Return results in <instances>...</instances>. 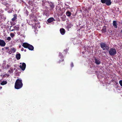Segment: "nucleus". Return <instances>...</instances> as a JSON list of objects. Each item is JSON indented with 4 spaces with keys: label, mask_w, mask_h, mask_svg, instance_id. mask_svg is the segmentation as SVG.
Segmentation results:
<instances>
[{
    "label": "nucleus",
    "mask_w": 122,
    "mask_h": 122,
    "mask_svg": "<svg viewBox=\"0 0 122 122\" xmlns=\"http://www.w3.org/2000/svg\"><path fill=\"white\" fill-rule=\"evenodd\" d=\"M100 45L101 47L103 50L108 51L109 49V45L106 42H101L100 43Z\"/></svg>",
    "instance_id": "f03ea898"
},
{
    "label": "nucleus",
    "mask_w": 122,
    "mask_h": 122,
    "mask_svg": "<svg viewBox=\"0 0 122 122\" xmlns=\"http://www.w3.org/2000/svg\"><path fill=\"white\" fill-rule=\"evenodd\" d=\"M71 13L69 11H68L66 13V14L67 16L69 17L71 16Z\"/></svg>",
    "instance_id": "6ab92c4d"
},
{
    "label": "nucleus",
    "mask_w": 122,
    "mask_h": 122,
    "mask_svg": "<svg viewBox=\"0 0 122 122\" xmlns=\"http://www.w3.org/2000/svg\"><path fill=\"white\" fill-rule=\"evenodd\" d=\"M108 52L111 56H114L117 53L116 50L114 48H112L110 49Z\"/></svg>",
    "instance_id": "7ed1b4c3"
},
{
    "label": "nucleus",
    "mask_w": 122,
    "mask_h": 122,
    "mask_svg": "<svg viewBox=\"0 0 122 122\" xmlns=\"http://www.w3.org/2000/svg\"><path fill=\"white\" fill-rule=\"evenodd\" d=\"M42 5L43 6H44L45 5L44 4H42Z\"/></svg>",
    "instance_id": "c9c22d12"
},
{
    "label": "nucleus",
    "mask_w": 122,
    "mask_h": 122,
    "mask_svg": "<svg viewBox=\"0 0 122 122\" xmlns=\"http://www.w3.org/2000/svg\"><path fill=\"white\" fill-rule=\"evenodd\" d=\"M121 24H122V23H121Z\"/></svg>",
    "instance_id": "37998d69"
},
{
    "label": "nucleus",
    "mask_w": 122,
    "mask_h": 122,
    "mask_svg": "<svg viewBox=\"0 0 122 122\" xmlns=\"http://www.w3.org/2000/svg\"><path fill=\"white\" fill-rule=\"evenodd\" d=\"M60 33L62 35H64L66 32L65 29L63 28H61L60 29Z\"/></svg>",
    "instance_id": "f8f14e48"
},
{
    "label": "nucleus",
    "mask_w": 122,
    "mask_h": 122,
    "mask_svg": "<svg viewBox=\"0 0 122 122\" xmlns=\"http://www.w3.org/2000/svg\"><path fill=\"white\" fill-rule=\"evenodd\" d=\"M20 64H21V63H20Z\"/></svg>",
    "instance_id": "79ce46f5"
},
{
    "label": "nucleus",
    "mask_w": 122,
    "mask_h": 122,
    "mask_svg": "<svg viewBox=\"0 0 122 122\" xmlns=\"http://www.w3.org/2000/svg\"><path fill=\"white\" fill-rule=\"evenodd\" d=\"M10 67V66L8 65H7V68H8Z\"/></svg>",
    "instance_id": "2f4dec72"
},
{
    "label": "nucleus",
    "mask_w": 122,
    "mask_h": 122,
    "mask_svg": "<svg viewBox=\"0 0 122 122\" xmlns=\"http://www.w3.org/2000/svg\"><path fill=\"white\" fill-rule=\"evenodd\" d=\"M90 49V47H88L87 48V52H90L91 51L89 49Z\"/></svg>",
    "instance_id": "393cba45"
},
{
    "label": "nucleus",
    "mask_w": 122,
    "mask_h": 122,
    "mask_svg": "<svg viewBox=\"0 0 122 122\" xmlns=\"http://www.w3.org/2000/svg\"><path fill=\"white\" fill-rule=\"evenodd\" d=\"M28 15V13H27V15Z\"/></svg>",
    "instance_id": "ea45409f"
},
{
    "label": "nucleus",
    "mask_w": 122,
    "mask_h": 122,
    "mask_svg": "<svg viewBox=\"0 0 122 122\" xmlns=\"http://www.w3.org/2000/svg\"><path fill=\"white\" fill-rule=\"evenodd\" d=\"M107 27L106 26H104L103 28L102 29V32H103V33H105L106 32V29Z\"/></svg>",
    "instance_id": "2eb2a0df"
},
{
    "label": "nucleus",
    "mask_w": 122,
    "mask_h": 122,
    "mask_svg": "<svg viewBox=\"0 0 122 122\" xmlns=\"http://www.w3.org/2000/svg\"><path fill=\"white\" fill-rule=\"evenodd\" d=\"M23 84L21 79H17L16 81L15 85V88L17 89L21 88L23 86Z\"/></svg>",
    "instance_id": "f257e3e1"
},
{
    "label": "nucleus",
    "mask_w": 122,
    "mask_h": 122,
    "mask_svg": "<svg viewBox=\"0 0 122 122\" xmlns=\"http://www.w3.org/2000/svg\"><path fill=\"white\" fill-rule=\"evenodd\" d=\"M111 0H101V1L102 3H106L107 5H109L112 4Z\"/></svg>",
    "instance_id": "39448f33"
},
{
    "label": "nucleus",
    "mask_w": 122,
    "mask_h": 122,
    "mask_svg": "<svg viewBox=\"0 0 122 122\" xmlns=\"http://www.w3.org/2000/svg\"><path fill=\"white\" fill-rule=\"evenodd\" d=\"M26 66L25 64L24 63H23L22 65H20V67L22 71H24L25 69Z\"/></svg>",
    "instance_id": "0eeeda50"
},
{
    "label": "nucleus",
    "mask_w": 122,
    "mask_h": 122,
    "mask_svg": "<svg viewBox=\"0 0 122 122\" xmlns=\"http://www.w3.org/2000/svg\"><path fill=\"white\" fill-rule=\"evenodd\" d=\"M27 48H28L29 50L32 51L34 49V47L32 45L29 44V45Z\"/></svg>",
    "instance_id": "4468645a"
},
{
    "label": "nucleus",
    "mask_w": 122,
    "mask_h": 122,
    "mask_svg": "<svg viewBox=\"0 0 122 122\" xmlns=\"http://www.w3.org/2000/svg\"><path fill=\"white\" fill-rule=\"evenodd\" d=\"M59 56L61 57V58H63V56L61 53H59Z\"/></svg>",
    "instance_id": "412c9836"
},
{
    "label": "nucleus",
    "mask_w": 122,
    "mask_h": 122,
    "mask_svg": "<svg viewBox=\"0 0 122 122\" xmlns=\"http://www.w3.org/2000/svg\"><path fill=\"white\" fill-rule=\"evenodd\" d=\"M29 44L26 42L23 43L22 46L25 48H27Z\"/></svg>",
    "instance_id": "9b49d317"
},
{
    "label": "nucleus",
    "mask_w": 122,
    "mask_h": 122,
    "mask_svg": "<svg viewBox=\"0 0 122 122\" xmlns=\"http://www.w3.org/2000/svg\"><path fill=\"white\" fill-rule=\"evenodd\" d=\"M19 48H20L21 47V45H20L19 46Z\"/></svg>",
    "instance_id": "e433bc0d"
},
{
    "label": "nucleus",
    "mask_w": 122,
    "mask_h": 122,
    "mask_svg": "<svg viewBox=\"0 0 122 122\" xmlns=\"http://www.w3.org/2000/svg\"><path fill=\"white\" fill-rule=\"evenodd\" d=\"M54 19L53 17H51L49 18L47 20V21L49 23H50L52 22Z\"/></svg>",
    "instance_id": "f3484780"
},
{
    "label": "nucleus",
    "mask_w": 122,
    "mask_h": 122,
    "mask_svg": "<svg viewBox=\"0 0 122 122\" xmlns=\"http://www.w3.org/2000/svg\"><path fill=\"white\" fill-rule=\"evenodd\" d=\"M5 48L6 49H8L9 48V47H6Z\"/></svg>",
    "instance_id": "f704fd0d"
},
{
    "label": "nucleus",
    "mask_w": 122,
    "mask_h": 122,
    "mask_svg": "<svg viewBox=\"0 0 122 122\" xmlns=\"http://www.w3.org/2000/svg\"><path fill=\"white\" fill-rule=\"evenodd\" d=\"M12 27V26H10V30L11 31H13L15 30L18 31L20 29V27L19 25H17L13 27V29H11V28Z\"/></svg>",
    "instance_id": "20e7f679"
},
{
    "label": "nucleus",
    "mask_w": 122,
    "mask_h": 122,
    "mask_svg": "<svg viewBox=\"0 0 122 122\" xmlns=\"http://www.w3.org/2000/svg\"><path fill=\"white\" fill-rule=\"evenodd\" d=\"M2 88V87H1V88Z\"/></svg>",
    "instance_id": "49530a36"
},
{
    "label": "nucleus",
    "mask_w": 122,
    "mask_h": 122,
    "mask_svg": "<svg viewBox=\"0 0 122 122\" xmlns=\"http://www.w3.org/2000/svg\"><path fill=\"white\" fill-rule=\"evenodd\" d=\"M24 50V49L23 48H22L21 49V51H23Z\"/></svg>",
    "instance_id": "473e14b6"
},
{
    "label": "nucleus",
    "mask_w": 122,
    "mask_h": 122,
    "mask_svg": "<svg viewBox=\"0 0 122 122\" xmlns=\"http://www.w3.org/2000/svg\"><path fill=\"white\" fill-rule=\"evenodd\" d=\"M71 67H72L74 66V65L73 63H71Z\"/></svg>",
    "instance_id": "c756f323"
},
{
    "label": "nucleus",
    "mask_w": 122,
    "mask_h": 122,
    "mask_svg": "<svg viewBox=\"0 0 122 122\" xmlns=\"http://www.w3.org/2000/svg\"><path fill=\"white\" fill-rule=\"evenodd\" d=\"M15 34L13 33H11L10 34V36L12 38L14 36Z\"/></svg>",
    "instance_id": "b1692460"
},
{
    "label": "nucleus",
    "mask_w": 122,
    "mask_h": 122,
    "mask_svg": "<svg viewBox=\"0 0 122 122\" xmlns=\"http://www.w3.org/2000/svg\"><path fill=\"white\" fill-rule=\"evenodd\" d=\"M64 61V59H62V61H61V60H60L58 62V63H61V62L62 61Z\"/></svg>",
    "instance_id": "c85d7f7f"
},
{
    "label": "nucleus",
    "mask_w": 122,
    "mask_h": 122,
    "mask_svg": "<svg viewBox=\"0 0 122 122\" xmlns=\"http://www.w3.org/2000/svg\"><path fill=\"white\" fill-rule=\"evenodd\" d=\"M49 5L50 7V9L52 10L53 8H54L55 7V5L53 2H48Z\"/></svg>",
    "instance_id": "423d86ee"
},
{
    "label": "nucleus",
    "mask_w": 122,
    "mask_h": 122,
    "mask_svg": "<svg viewBox=\"0 0 122 122\" xmlns=\"http://www.w3.org/2000/svg\"><path fill=\"white\" fill-rule=\"evenodd\" d=\"M8 5V3H6V5Z\"/></svg>",
    "instance_id": "58836bf2"
},
{
    "label": "nucleus",
    "mask_w": 122,
    "mask_h": 122,
    "mask_svg": "<svg viewBox=\"0 0 122 122\" xmlns=\"http://www.w3.org/2000/svg\"><path fill=\"white\" fill-rule=\"evenodd\" d=\"M71 26L72 25L71 24H69L67 26V27L68 28H70L71 27Z\"/></svg>",
    "instance_id": "cd10ccee"
},
{
    "label": "nucleus",
    "mask_w": 122,
    "mask_h": 122,
    "mask_svg": "<svg viewBox=\"0 0 122 122\" xmlns=\"http://www.w3.org/2000/svg\"><path fill=\"white\" fill-rule=\"evenodd\" d=\"M7 39L8 41H10L11 40V38L10 37H7Z\"/></svg>",
    "instance_id": "bb28decb"
},
{
    "label": "nucleus",
    "mask_w": 122,
    "mask_h": 122,
    "mask_svg": "<svg viewBox=\"0 0 122 122\" xmlns=\"http://www.w3.org/2000/svg\"><path fill=\"white\" fill-rule=\"evenodd\" d=\"M4 48H3L2 49V50H4Z\"/></svg>",
    "instance_id": "a19ab883"
},
{
    "label": "nucleus",
    "mask_w": 122,
    "mask_h": 122,
    "mask_svg": "<svg viewBox=\"0 0 122 122\" xmlns=\"http://www.w3.org/2000/svg\"><path fill=\"white\" fill-rule=\"evenodd\" d=\"M95 63L97 65H99L101 63V62L100 61V59L95 58H94Z\"/></svg>",
    "instance_id": "1a4fd4ad"
},
{
    "label": "nucleus",
    "mask_w": 122,
    "mask_h": 122,
    "mask_svg": "<svg viewBox=\"0 0 122 122\" xmlns=\"http://www.w3.org/2000/svg\"><path fill=\"white\" fill-rule=\"evenodd\" d=\"M24 24H22L21 25V27H23Z\"/></svg>",
    "instance_id": "72a5a7b5"
},
{
    "label": "nucleus",
    "mask_w": 122,
    "mask_h": 122,
    "mask_svg": "<svg viewBox=\"0 0 122 122\" xmlns=\"http://www.w3.org/2000/svg\"><path fill=\"white\" fill-rule=\"evenodd\" d=\"M16 58L17 60H19L20 58V54L19 53L17 54L16 55Z\"/></svg>",
    "instance_id": "a211bd4d"
},
{
    "label": "nucleus",
    "mask_w": 122,
    "mask_h": 122,
    "mask_svg": "<svg viewBox=\"0 0 122 122\" xmlns=\"http://www.w3.org/2000/svg\"><path fill=\"white\" fill-rule=\"evenodd\" d=\"M113 25L114 28H117L118 24L116 20L113 21Z\"/></svg>",
    "instance_id": "9d476101"
},
{
    "label": "nucleus",
    "mask_w": 122,
    "mask_h": 122,
    "mask_svg": "<svg viewBox=\"0 0 122 122\" xmlns=\"http://www.w3.org/2000/svg\"><path fill=\"white\" fill-rule=\"evenodd\" d=\"M2 88V87H1V88Z\"/></svg>",
    "instance_id": "a18cd8bd"
},
{
    "label": "nucleus",
    "mask_w": 122,
    "mask_h": 122,
    "mask_svg": "<svg viewBox=\"0 0 122 122\" xmlns=\"http://www.w3.org/2000/svg\"><path fill=\"white\" fill-rule=\"evenodd\" d=\"M8 72L10 73L13 72V69L10 68V69L9 70Z\"/></svg>",
    "instance_id": "4be33fe9"
},
{
    "label": "nucleus",
    "mask_w": 122,
    "mask_h": 122,
    "mask_svg": "<svg viewBox=\"0 0 122 122\" xmlns=\"http://www.w3.org/2000/svg\"><path fill=\"white\" fill-rule=\"evenodd\" d=\"M6 45L5 42L2 40L0 39V46H4Z\"/></svg>",
    "instance_id": "6e6552de"
},
{
    "label": "nucleus",
    "mask_w": 122,
    "mask_h": 122,
    "mask_svg": "<svg viewBox=\"0 0 122 122\" xmlns=\"http://www.w3.org/2000/svg\"><path fill=\"white\" fill-rule=\"evenodd\" d=\"M24 51L25 52L26 51V49H25V50H24Z\"/></svg>",
    "instance_id": "4c0bfd02"
},
{
    "label": "nucleus",
    "mask_w": 122,
    "mask_h": 122,
    "mask_svg": "<svg viewBox=\"0 0 122 122\" xmlns=\"http://www.w3.org/2000/svg\"><path fill=\"white\" fill-rule=\"evenodd\" d=\"M119 82L120 86L122 87V80H120L119 81Z\"/></svg>",
    "instance_id": "a878e982"
},
{
    "label": "nucleus",
    "mask_w": 122,
    "mask_h": 122,
    "mask_svg": "<svg viewBox=\"0 0 122 122\" xmlns=\"http://www.w3.org/2000/svg\"><path fill=\"white\" fill-rule=\"evenodd\" d=\"M9 53L10 54H11L12 53V51L10 50V51L9 52Z\"/></svg>",
    "instance_id": "7c9ffc66"
},
{
    "label": "nucleus",
    "mask_w": 122,
    "mask_h": 122,
    "mask_svg": "<svg viewBox=\"0 0 122 122\" xmlns=\"http://www.w3.org/2000/svg\"><path fill=\"white\" fill-rule=\"evenodd\" d=\"M13 17L11 19V20L12 21H14L16 19H17V15L15 14L13 15Z\"/></svg>",
    "instance_id": "dca6fc26"
},
{
    "label": "nucleus",
    "mask_w": 122,
    "mask_h": 122,
    "mask_svg": "<svg viewBox=\"0 0 122 122\" xmlns=\"http://www.w3.org/2000/svg\"><path fill=\"white\" fill-rule=\"evenodd\" d=\"M43 15H45L47 17L49 16V14L48 11L46 10L44 12Z\"/></svg>",
    "instance_id": "ddd939ff"
},
{
    "label": "nucleus",
    "mask_w": 122,
    "mask_h": 122,
    "mask_svg": "<svg viewBox=\"0 0 122 122\" xmlns=\"http://www.w3.org/2000/svg\"><path fill=\"white\" fill-rule=\"evenodd\" d=\"M11 29H13L12 28V27L11 28Z\"/></svg>",
    "instance_id": "c03bdc74"
},
{
    "label": "nucleus",
    "mask_w": 122,
    "mask_h": 122,
    "mask_svg": "<svg viewBox=\"0 0 122 122\" xmlns=\"http://www.w3.org/2000/svg\"><path fill=\"white\" fill-rule=\"evenodd\" d=\"M10 50L11 51H12L14 52H15L16 51L15 49L14 48H11L10 49Z\"/></svg>",
    "instance_id": "5701e85b"
},
{
    "label": "nucleus",
    "mask_w": 122,
    "mask_h": 122,
    "mask_svg": "<svg viewBox=\"0 0 122 122\" xmlns=\"http://www.w3.org/2000/svg\"><path fill=\"white\" fill-rule=\"evenodd\" d=\"M7 82L5 81H3L2 82L0 83V84L1 85H4L7 83Z\"/></svg>",
    "instance_id": "aec40b11"
}]
</instances>
